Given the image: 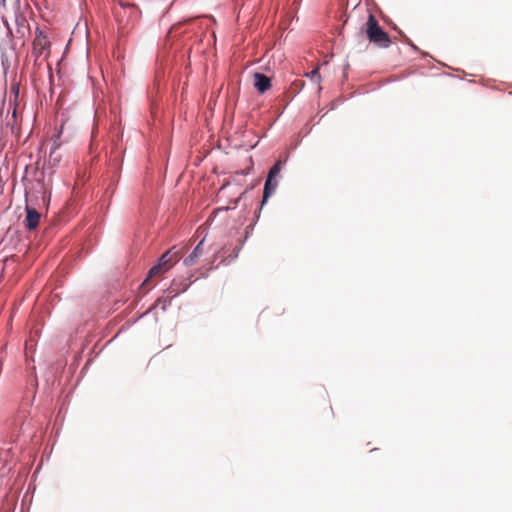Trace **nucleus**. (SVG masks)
<instances>
[{"instance_id": "nucleus-12", "label": "nucleus", "mask_w": 512, "mask_h": 512, "mask_svg": "<svg viewBox=\"0 0 512 512\" xmlns=\"http://www.w3.org/2000/svg\"><path fill=\"white\" fill-rule=\"evenodd\" d=\"M161 303L163 304L162 305V309H165L167 301L166 300H162V299H158L157 302H156V305H160Z\"/></svg>"}, {"instance_id": "nucleus-10", "label": "nucleus", "mask_w": 512, "mask_h": 512, "mask_svg": "<svg viewBox=\"0 0 512 512\" xmlns=\"http://www.w3.org/2000/svg\"><path fill=\"white\" fill-rule=\"evenodd\" d=\"M280 171H281V163H280V161H278L271 167V169L268 173V177L275 179L279 175Z\"/></svg>"}, {"instance_id": "nucleus-5", "label": "nucleus", "mask_w": 512, "mask_h": 512, "mask_svg": "<svg viewBox=\"0 0 512 512\" xmlns=\"http://www.w3.org/2000/svg\"><path fill=\"white\" fill-rule=\"evenodd\" d=\"M40 217V213L35 208L26 206L25 227L29 230H34L39 225Z\"/></svg>"}, {"instance_id": "nucleus-13", "label": "nucleus", "mask_w": 512, "mask_h": 512, "mask_svg": "<svg viewBox=\"0 0 512 512\" xmlns=\"http://www.w3.org/2000/svg\"><path fill=\"white\" fill-rule=\"evenodd\" d=\"M178 294V291H175L173 295H171V297H174Z\"/></svg>"}, {"instance_id": "nucleus-1", "label": "nucleus", "mask_w": 512, "mask_h": 512, "mask_svg": "<svg viewBox=\"0 0 512 512\" xmlns=\"http://www.w3.org/2000/svg\"><path fill=\"white\" fill-rule=\"evenodd\" d=\"M365 33L369 41L379 47L386 48L391 43L389 35L380 27L377 19L371 13H369L365 24Z\"/></svg>"}, {"instance_id": "nucleus-11", "label": "nucleus", "mask_w": 512, "mask_h": 512, "mask_svg": "<svg viewBox=\"0 0 512 512\" xmlns=\"http://www.w3.org/2000/svg\"><path fill=\"white\" fill-rule=\"evenodd\" d=\"M307 76L312 81H316V82L320 81V73H319V69L318 68H315L314 70H312L309 74H307Z\"/></svg>"}, {"instance_id": "nucleus-6", "label": "nucleus", "mask_w": 512, "mask_h": 512, "mask_svg": "<svg viewBox=\"0 0 512 512\" xmlns=\"http://www.w3.org/2000/svg\"><path fill=\"white\" fill-rule=\"evenodd\" d=\"M49 41L45 36H37L33 41L32 53L36 58L43 56L46 50L49 48Z\"/></svg>"}, {"instance_id": "nucleus-9", "label": "nucleus", "mask_w": 512, "mask_h": 512, "mask_svg": "<svg viewBox=\"0 0 512 512\" xmlns=\"http://www.w3.org/2000/svg\"><path fill=\"white\" fill-rule=\"evenodd\" d=\"M165 270L159 265H154L148 272L146 279L143 281L142 286H145L152 278L164 273Z\"/></svg>"}, {"instance_id": "nucleus-7", "label": "nucleus", "mask_w": 512, "mask_h": 512, "mask_svg": "<svg viewBox=\"0 0 512 512\" xmlns=\"http://www.w3.org/2000/svg\"><path fill=\"white\" fill-rule=\"evenodd\" d=\"M204 239L201 240L197 246L194 248V250L184 259V265L186 266H192L194 265L198 259L203 255L204 253Z\"/></svg>"}, {"instance_id": "nucleus-4", "label": "nucleus", "mask_w": 512, "mask_h": 512, "mask_svg": "<svg viewBox=\"0 0 512 512\" xmlns=\"http://www.w3.org/2000/svg\"><path fill=\"white\" fill-rule=\"evenodd\" d=\"M253 85L255 89L263 94L271 88V79L266 75L256 72L253 74Z\"/></svg>"}, {"instance_id": "nucleus-8", "label": "nucleus", "mask_w": 512, "mask_h": 512, "mask_svg": "<svg viewBox=\"0 0 512 512\" xmlns=\"http://www.w3.org/2000/svg\"><path fill=\"white\" fill-rule=\"evenodd\" d=\"M277 186H278V182L276 179L267 177L265 185H264L262 205L273 194V192L275 191Z\"/></svg>"}, {"instance_id": "nucleus-3", "label": "nucleus", "mask_w": 512, "mask_h": 512, "mask_svg": "<svg viewBox=\"0 0 512 512\" xmlns=\"http://www.w3.org/2000/svg\"><path fill=\"white\" fill-rule=\"evenodd\" d=\"M180 259L179 251L175 247L166 251L159 259L158 264L165 270H169Z\"/></svg>"}, {"instance_id": "nucleus-2", "label": "nucleus", "mask_w": 512, "mask_h": 512, "mask_svg": "<svg viewBox=\"0 0 512 512\" xmlns=\"http://www.w3.org/2000/svg\"><path fill=\"white\" fill-rule=\"evenodd\" d=\"M115 16L121 24L127 25L130 19L137 18L138 10L132 4H121L119 8L115 9Z\"/></svg>"}]
</instances>
